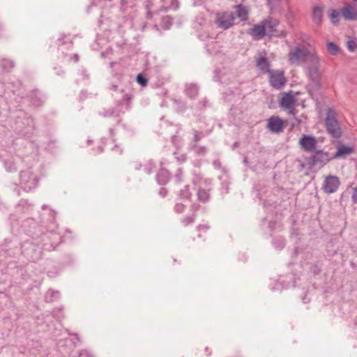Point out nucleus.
<instances>
[{"label":"nucleus","instance_id":"27","mask_svg":"<svg viewBox=\"0 0 357 357\" xmlns=\"http://www.w3.org/2000/svg\"><path fill=\"white\" fill-rule=\"evenodd\" d=\"M208 227L206 225H200L197 227V229L201 231V230H203V231H206L208 230Z\"/></svg>","mask_w":357,"mask_h":357},{"label":"nucleus","instance_id":"1","mask_svg":"<svg viewBox=\"0 0 357 357\" xmlns=\"http://www.w3.org/2000/svg\"><path fill=\"white\" fill-rule=\"evenodd\" d=\"M297 37L302 43L296 44L291 51V64L302 66L317 50L310 45L308 36L300 33Z\"/></svg>","mask_w":357,"mask_h":357},{"label":"nucleus","instance_id":"21","mask_svg":"<svg viewBox=\"0 0 357 357\" xmlns=\"http://www.w3.org/2000/svg\"><path fill=\"white\" fill-rule=\"evenodd\" d=\"M172 24V19L170 16L166 15L162 17V26L164 29H170Z\"/></svg>","mask_w":357,"mask_h":357},{"label":"nucleus","instance_id":"34","mask_svg":"<svg viewBox=\"0 0 357 357\" xmlns=\"http://www.w3.org/2000/svg\"><path fill=\"white\" fill-rule=\"evenodd\" d=\"M113 89H114V90H116V89H117V86H116V85H114V86H113Z\"/></svg>","mask_w":357,"mask_h":357},{"label":"nucleus","instance_id":"19","mask_svg":"<svg viewBox=\"0 0 357 357\" xmlns=\"http://www.w3.org/2000/svg\"><path fill=\"white\" fill-rule=\"evenodd\" d=\"M326 49L328 53L333 56L337 55L340 52L339 47L333 42H327Z\"/></svg>","mask_w":357,"mask_h":357},{"label":"nucleus","instance_id":"9","mask_svg":"<svg viewBox=\"0 0 357 357\" xmlns=\"http://www.w3.org/2000/svg\"><path fill=\"white\" fill-rule=\"evenodd\" d=\"M340 185V181L336 176H328L323 183L322 189L327 194L335 192Z\"/></svg>","mask_w":357,"mask_h":357},{"label":"nucleus","instance_id":"23","mask_svg":"<svg viewBox=\"0 0 357 357\" xmlns=\"http://www.w3.org/2000/svg\"><path fill=\"white\" fill-rule=\"evenodd\" d=\"M137 82L142 86H146L148 84L147 79L142 75H138L137 76Z\"/></svg>","mask_w":357,"mask_h":357},{"label":"nucleus","instance_id":"31","mask_svg":"<svg viewBox=\"0 0 357 357\" xmlns=\"http://www.w3.org/2000/svg\"><path fill=\"white\" fill-rule=\"evenodd\" d=\"M153 13H151V11H149V12L147 13L146 17H147L148 19H151V18L153 17Z\"/></svg>","mask_w":357,"mask_h":357},{"label":"nucleus","instance_id":"6","mask_svg":"<svg viewBox=\"0 0 357 357\" xmlns=\"http://www.w3.org/2000/svg\"><path fill=\"white\" fill-rule=\"evenodd\" d=\"M268 74L270 85L276 89H282L287 82L282 70H271Z\"/></svg>","mask_w":357,"mask_h":357},{"label":"nucleus","instance_id":"22","mask_svg":"<svg viewBox=\"0 0 357 357\" xmlns=\"http://www.w3.org/2000/svg\"><path fill=\"white\" fill-rule=\"evenodd\" d=\"M339 16L340 13L335 10H333L329 16L331 22L334 24H337L339 23Z\"/></svg>","mask_w":357,"mask_h":357},{"label":"nucleus","instance_id":"16","mask_svg":"<svg viewBox=\"0 0 357 357\" xmlns=\"http://www.w3.org/2000/svg\"><path fill=\"white\" fill-rule=\"evenodd\" d=\"M280 96V107L284 110H289V112H290V91L282 92Z\"/></svg>","mask_w":357,"mask_h":357},{"label":"nucleus","instance_id":"3","mask_svg":"<svg viewBox=\"0 0 357 357\" xmlns=\"http://www.w3.org/2000/svg\"><path fill=\"white\" fill-rule=\"evenodd\" d=\"M325 121L328 133L334 138H340L342 132L336 119V113L333 109H328Z\"/></svg>","mask_w":357,"mask_h":357},{"label":"nucleus","instance_id":"10","mask_svg":"<svg viewBox=\"0 0 357 357\" xmlns=\"http://www.w3.org/2000/svg\"><path fill=\"white\" fill-rule=\"evenodd\" d=\"M256 66L264 73H268L271 70V63L265 52H260L256 58Z\"/></svg>","mask_w":357,"mask_h":357},{"label":"nucleus","instance_id":"15","mask_svg":"<svg viewBox=\"0 0 357 357\" xmlns=\"http://www.w3.org/2000/svg\"><path fill=\"white\" fill-rule=\"evenodd\" d=\"M354 151V148L352 146H344L342 144H339L337 146V151L333 156V158H339L344 157L347 155L352 153Z\"/></svg>","mask_w":357,"mask_h":357},{"label":"nucleus","instance_id":"11","mask_svg":"<svg viewBox=\"0 0 357 357\" xmlns=\"http://www.w3.org/2000/svg\"><path fill=\"white\" fill-rule=\"evenodd\" d=\"M199 209V205L197 204H193L190 206L191 214L187 215L181 220V223L183 227H188L192 224L196 218V213Z\"/></svg>","mask_w":357,"mask_h":357},{"label":"nucleus","instance_id":"8","mask_svg":"<svg viewBox=\"0 0 357 357\" xmlns=\"http://www.w3.org/2000/svg\"><path fill=\"white\" fill-rule=\"evenodd\" d=\"M318 141L312 135H303L299 139L298 144L305 151L314 152L317 151Z\"/></svg>","mask_w":357,"mask_h":357},{"label":"nucleus","instance_id":"5","mask_svg":"<svg viewBox=\"0 0 357 357\" xmlns=\"http://www.w3.org/2000/svg\"><path fill=\"white\" fill-rule=\"evenodd\" d=\"M315 154L311 155L308 159L307 165L309 169H312L317 165L323 167L327 164L333 157H330L328 153L324 152L323 151H316Z\"/></svg>","mask_w":357,"mask_h":357},{"label":"nucleus","instance_id":"17","mask_svg":"<svg viewBox=\"0 0 357 357\" xmlns=\"http://www.w3.org/2000/svg\"><path fill=\"white\" fill-rule=\"evenodd\" d=\"M236 9V16L241 19V21H246L248 16V10L242 4L234 6Z\"/></svg>","mask_w":357,"mask_h":357},{"label":"nucleus","instance_id":"7","mask_svg":"<svg viewBox=\"0 0 357 357\" xmlns=\"http://www.w3.org/2000/svg\"><path fill=\"white\" fill-rule=\"evenodd\" d=\"M287 121H283L278 116H271L267 120L266 128L273 133L282 132Z\"/></svg>","mask_w":357,"mask_h":357},{"label":"nucleus","instance_id":"36","mask_svg":"<svg viewBox=\"0 0 357 357\" xmlns=\"http://www.w3.org/2000/svg\"><path fill=\"white\" fill-rule=\"evenodd\" d=\"M355 178L357 180V174L355 176Z\"/></svg>","mask_w":357,"mask_h":357},{"label":"nucleus","instance_id":"4","mask_svg":"<svg viewBox=\"0 0 357 357\" xmlns=\"http://www.w3.org/2000/svg\"><path fill=\"white\" fill-rule=\"evenodd\" d=\"M235 13L221 12L215 15V23L220 29L226 30L234 25Z\"/></svg>","mask_w":357,"mask_h":357},{"label":"nucleus","instance_id":"26","mask_svg":"<svg viewBox=\"0 0 357 357\" xmlns=\"http://www.w3.org/2000/svg\"><path fill=\"white\" fill-rule=\"evenodd\" d=\"M351 200L354 204H357V186L353 188Z\"/></svg>","mask_w":357,"mask_h":357},{"label":"nucleus","instance_id":"28","mask_svg":"<svg viewBox=\"0 0 357 357\" xmlns=\"http://www.w3.org/2000/svg\"><path fill=\"white\" fill-rule=\"evenodd\" d=\"M294 94L296 95H298V93L297 91H294L293 90H291V105L294 103L295 102V98H294Z\"/></svg>","mask_w":357,"mask_h":357},{"label":"nucleus","instance_id":"2","mask_svg":"<svg viewBox=\"0 0 357 357\" xmlns=\"http://www.w3.org/2000/svg\"><path fill=\"white\" fill-rule=\"evenodd\" d=\"M307 77L314 84H318L322 76L321 59L316 52L302 65Z\"/></svg>","mask_w":357,"mask_h":357},{"label":"nucleus","instance_id":"35","mask_svg":"<svg viewBox=\"0 0 357 357\" xmlns=\"http://www.w3.org/2000/svg\"><path fill=\"white\" fill-rule=\"evenodd\" d=\"M155 28L156 29V30H159V28H158V25H155Z\"/></svg>","mask_w":357,"mask_h":357},{"label":"nucleus","instance_id":"18","mask_svg":"<svg viewBox=\"0 0 357 357\" xmlns=\"http://www.w3.org/2000/svg\"><path fill=\"white\" fill-rule=\"evenodd\" d=\"M163 3V8L165 11L168 9H176L178 6V2L177 0H161Z\"/></svg>","mask_w":357,"mask_h":357},{"label":"nucleus","instance_id":"20","mask_svg":"<svg viewBox=\"0 0 357 357\" xmlns=\"http://www.w3.org/2000/svg\"><path fill=\"white\" fill-rule=\"evenodd\" d=\"M197 195L198 199L202 202H206L209 199V194L206 190L199 189Z\"/></svg>","mask_w":357,"mask_h":357},{"label":"nucleus","instance_id":"24","mask_svg":"<svg viewBox=\"0 0 357 357\" xmlns=\"http://www.w3.org/2000/svg\"><path fill=\"white\" fill-rule=\"evenodd\" d=\"M347 47L350 52H354L357 48V44L354 40H349L347 43Z\"/></svg>","mask_w":357,"mask_h":357},{"label":"nucleus","instance_id":"33","mask_svg":"<svg viewBox=\"0 0 357 357\" xmlns=\"http://www.w3.org/2000/svg\"><path fill=\"white\" fill-rule=\"evenodd\" d=\"M124 98H126L128 101H129V100H130V96H129L128 94H126V95L124 96Z\"/></svg>","mask_w":357,"mask_h":357},{"label":"nucleus","instance_id":"30","mask_svg":"<svg viewBox=\"0 0 357 357\" xmlns=\"http://www.w3.org/2000/svg\"><path fill=\"white\" fill-rule=\"evenodd\" d=\"M200 140V137L199 136L197 132L195 133V142H198Z\"/></svg>","mask_w":357,"mask_h":357},{"label":"nucleus","instance_id":"25","mask_svg":"<svg viewBox=\"0 0 357 357\" xmlns=\"http://www.w3.org/2000/svg\"><path fill=\"white\" fill-rule=\"evenodd\" d=\"M185 206L183 204L178 203L174 206V210L177 213H182L184 212Z\"/></svg>","mask_w":357,"mask_h":357},{"label":"nucleus","instance_id":"32","mask_svg":"<svg viewBox=\"0 0 357 357\" xmlns=\"http://www.w3.org/2000/svg\"><path fill=\"white\" fill-rule=\"evenodd\" d=\"M297 162L299 163V165H301V169H303L305 167V165L301 163L300 160H297Z\"/></svg>","mask_w":357,"mask_h":357},{"label":"nucleus","instance_id":"29","mask_svg":"<svg viewBox=\"0 0 357 357\" xmlns=\"http://www.w3.org/2000/svg\"><path fill=\"white\" fill-rule=\"evenodd\" d=\"M181 196L183 198L189 199L191 196L190 194L183 195V190H181Z\"/></svg>","mask_w":357,"mask_h":357},{"label":"nucleus","instance_id":"37","mask_svg":"<svg viewBox=\"0 0 357 357\" xmlns=\"http://www.w3.org/2000/svg\"><path fill=\"white\" fill-rule=\"evenodd\" d=\"M354 1L357 3V0H354Z\"/></svg>","mask_w":357,"mask_h":357},{"label":"nucleus","instance_id":"13","mask_svg":"<svg viewBox=\"0 0 357 357\" xmlns=\"http://www.w3.org/2000/svg\"><path fill=\"white\" fill-rule=\"evenodd\" d=\"M342 15L347 20H354L357 19V9L350 4H347L342 9Z\"/></svg>","mask_w":357,"mask_h":357},{"label":"nucleus","instance_id":"14","mask_svg":"<svg viewBox=\"0 0 357 357\" xmlns=\"http://www.w3.org/2000/svg\"><path fill=\"white\" fill-rule=\"evenodd\" d=\"M324 7L323 6H314L312 9V20L317 25L320 26L323 20V13Z\"/></svg>","mask_w":357,"mask_h":357},{"label":"nucleus","instance_id":"12","mask_svg":"<svg viewBox=\"0 0 357 357\" xmlns=\"http://www.w3.org/2000/svg\"><path fill=\"white\" fill-rule=\"evenodd\" d=\"M248 33L250 35L254 40H261L266 35V28L264 24H255L252 29H250Z\"/></svg>","mask_w":357,"mask_h":357}]
</instances>
